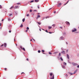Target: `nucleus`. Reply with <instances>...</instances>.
Returning <instances> with one entry per match:
<instances>
[{
  "label": "nucleus",
  "mask_w": 79,
  "mask_h": 79,
  "mask_svg": "<svg viewBox=\"0 0 79 79\" xmlns=\"http://www.w3.org/2000/svg\"><path fill=\"white\" fill-rule=\"evenodd\" d=\"M23 50H24V51H26V50L25 49V48H22Z\"/></svg>",
  "instance_id": "6ab92c4d"
},
{
  "label": "nucleus",
  "mask_w": 79,
  "mask_h": 79,
  "mask_svg": "<svg viewBox=\"0 0 79 79\" xmlns=\"http://www.w3.org/2000/svg\"><path fill=\"white\" fill-rule=\"evenodd\" d=\"M38 15H39V13H38Z\"/></svg>",
  "instance_id": "338daca9"
},
{
  "label": "nucleus",
  "mask_w": 79,
  "mask_h": 79,
  "mask_svg": "<svg viewBox=\"0 0 79 79\" xmlns=\"http://www.w3.org/2000/svg\"><path fill=\"white\" fill-rule=\"evenodd\" d=\"M77 31V30L75 28L74 29V30H72V32H76V31Z\"/></svg>",
  "instance_id": "f03ea898"
},
{
  "label": "nucleus",
  "mask_w": 79,
  "mask_h": 79,
  "mask_svg": "<svg viewBox=\"0 0 79 79\" xmlns=\"http://www.w3.org/2000/svg\"><path fill=\"white\" fill-rule=\"evenodd\" d=\"M10 18H8V20H9V21H10Z\"/></svg>",
  "instance_id": "79ce46f5"
},
{
  "label": "nucleus",
  "mask_w": 79,
  "mask_h": 79,
  "mask_svg": "<svg viewBox=\"0 0 79 79\" xmlns=\"http://www.w3.org/2000/svg\"><path fill=\"white\" fill-rule=\"evenodd\" d=\"M52 26H53V27H55V24H54L52 25Z\"/></svg>",
  "instance_id": "bb28decb"
},
{
  "label": "nucleus",
  "mask_w": 79,
  "mask_h": 79,
  "mask_svg": "<svg viewBox=\"0 0 79 79\" xmlns=\"http://www.w3.org/2000/svg\"><path fill=\"white\" fill-rule=\"evenodd\" d=\"M67 58L68 59H69V55L68 54L67 55Z\"/></svg>",
  "instance_id": "ddd939ff"
},
{
  "label": "nucleus",
  "mask_w": 79,
  "mask_h": 79,
  "mask_svg": "<svg viewBox=\"0 0 79 79\" xmlns=\"http://www.w3.org/2000/svg\"><path fill=\"white\" fill-rule=\"evenodd\" d=\"M60 59H61V60L62 61H63V59L62 57L60 58Z\"/></svg>",
  "instance_id": "393cba45"
},
{
  "label": "nucleus",
  "mask_w": 79,
  "mask_h": 79,
  "mask_svg": "<svg viewBox=\"0 0 79 79\" xmlns=\"http://www.w3.org/2000/svg\"><path fill=\"white\" fill-rule=\"evenodd\" d=\"M12 15V14H9V16H11Z\"/></svg>",
  "instance_id": "58836bf2"
},
{
  "label": "nucleus",
  "mask_w": 79,
  "mask_h": 79,
  "mask_svg": "<svg viewBox=\"0 0 79 79\" xmlns=\"http://www.w3.org/2000/svg\"><path fill=\"white\" fill-rule=\"evenodd\" d=\"M17 5H20V3H17Z\"/></svg>",
  "instance_id": "a19ab883"
},
{
  "label": "nucleus",
  "mask_w": 79,
  "mask_h": 79,
  "mask_svg": "<svg viewBox=\"0 0 79 79\" xmlns=\"http://www.w3.org/2000/svg\"><path fill=\"white\" fill-rule=\"evenodd\" d=\"M23 26V25L22 24L20 26V27H22Z\"/></svg>",
  "instance_id": "4be33fe9"
},
{
  "label": "nucleus",
  "mask_w": 79,
  "mask_h": 79,
  "mask_svg": "<svg viewBox=\"0 0 79 79\" xmlns=\"http://www.w3.org/2000/svg\"><path fill=\"white\" fill-rule=\"evenodd\" d=\"M45 31V32H47V33H48V32L47 30H46Z\"/></svg>",
  "instance_id": "473e14b6"
},
{
  "label": "nucleus",
  "mask_w": 79,
  "mask_h": 79,
  "mask_svg": "<svg viewBox=\"0 0 79 79\" xmlns=\"http://www.w3.org/2000/svg\"><path fill=\"white\" fill-rule=\"evenodd\" d=\"M27 30H28V29H29V27H27Z\"/></svg>",
  "instance_id": "c9c22d12"
},
{
  "label": "nucleus",
  "mask_w": 79,
  "mask_h": 79,
  "mask_svg": "<svg viewBox=\"0 0 79 79\" xmlns=\"http://www.w3.org/2000/svg\"><path fill=\"white\" fill-rule=\"evenodd\" d=\"M77 68H79V65H78L77 66Z\"/></svg>",
  "instance_id": "3c124183"
},
{
  "label": "nucleus",
  "mask_w": 79,
  "mask_h": 79,
  "mask_svg": "<svg viewBox=\"0 0 79 79\" xmlns=\"http://www.w3.org/2000/svg\"><path fill=\"white\" fill-rule=\"evenodd\" d=\"M47 18H49V17H48V16H47L46 18V19H47Z\"/></svg>",
  "instance_id": "09e8293b"
},
{
  "label": "nucleus",
  "mask_w": 79,
  "mask_h": 79,
  "mask_svg": "<svg viewBox=\"0 0 79 79\" xmlns=\"http://www.w3.org/2000/svg\"><path fill=\"white\" fill-rule=\"evenodd\" d=\"M20 48H21V49L22 50L23 49V48H22V46H21L20 47Z\"/></svg>",
  "instance_id": "c756f323"
},
{
  "label": "nucleus",
  "mask_w": 79,
  "mask_h": 79,
  "mask_svg": "<svg viewBox=\"0 0 79 79\" xmlns=\"http://www.w3.org/2000/svg\"><path fill=\"white\" fill-rule=\"evenodd\" d=\"M43 30V31H45V30L44 29H42Z\"/></svg>",
  "instance_id": "e2e57ef3"
},
{
  "label": "nucleus",
  "mask_w": 79,
  "mask_h": 79,
  "mask_svg": "<svg viewBox=\"0 0 79 79\" xmlns=\"http://www.w3.org/2000/svg\"><path fill=\"white\" fill-rule=\"evenodd\" d=\"M3 35L5 36L6 35V33H4L3 34Z\"/></svg>",
  "instance_id": "9d476101"
},
{
  "label": "nucleus",
  "mask_w": 79,
  "mask_h": 79,
  "mask_svg": "<svg viewBox=\"0 0 79 79\" xmlns=\"http://www.w3.org/2000/svg\"><path fill=\"white\" fill-rule=\"evenodd\" d=\"M32 10H30V12L31 13V12H32Z\"/></svg>",
  "instance_id": "7c9ffc66"
},
{
  "label": "nucleus",
  "mask_w": 79,
  "mask_h": 79,
  "mask_svg": "<svg viewBox=\"0 0 79 79\" xmlns=\"http://www.w3.org/2000/svg\"><path fill=\"white\" fill-rule=\"evenodd\" d=\"M4 47H6V44L5 43L4 45Z\"/></svg>",
  "instance_id": "0eeeda50"
},
{
  "label": "nucleus",
  "mask_w": 79,
  "mask_h": 79,
  "mask_svg": "<svg viewBox=\"0 0 79 79\" xmlns=\"http://www.w3.org/2000/svg\"><path fill=\"white\" fill-rule=\"evenodd\" d=\"M2 26V23H0V26Z\"/></svg>",
  "instance_id": "c03bdc74"
},
{
  "label": "nucleus",
  "mask_w": 79,
  "mask_h": 79,
  "mask_svg": "<svg viewBox=\"0 0 79 79\" xmlns=\"http://www.w3.org/2000/svg\"><path fill=\"white\" fill-rule=\"evenodd\" d=\"M59 56H61V53H59Z\"/></svg>",
  "instance_id": "37998d69"
},
{
  "label": "nucleus",
  "mask_w": 79,
  "mask_h": 79,
  "mask_svg": "<svg viewBox=\"0 0 79 79\" xmlns=\"http://www.w3.org/2000/svg\"><path fill=\"white\" fill-rule=\"evenodd\" d=\"M27 31H28V30H27L26 31V32H27Z\"/></svg>",
  "instance_id": "de8ad7c7"
},
{
  "label": "nucleus",
  "mask_w": 79,
  "mask_h": 79,
  "mask_svg": "<svg viewBox=\"0 0 79 79\" xmlns=\"http://www.w3.org/2000/svg\"><path fill=\"white\" fill-rule=\"evenodd\" d=\"M48 32L49 34H52V32Z\"/></svg>",
  "instance_id": "f704fd0d"
},
{
  "label": "nucleus",
  "mask_w": 79,
  "mask_h": 79,
  "mask_svg": "<svg viewBox=\"0 0 79 79\" xmlns=\"http://www.w3.org/2000/svg\"><path fill=\"white\" fill-rule=\"evenodd\" d=\"M6 69H7L6 68L5 69V71H6Z\"/></svg>",
  "instance_id": "a18cd8bd"
},
{
  "label": "nucleus",
  "mask_w": 79,
  "mask_h": 79,
  "mask_svg": "<svg viewBox=\"0 0 79 79\" xmlns=\"http://www.w3.org/2000/svg\"><path fill=\"white\" fill-rule=\"evenodd\" d=\"M0 29H2V27H0Z\"/></svg>",
  "instance_id": "0e129e2a"
},
{
  "label": "nucleus",
  "mask_w": 79,
  "mask_h": 79,
  "mask_svg": "<svg viewBox=\"0 0 79 79\" xmlns=\"http://www.w3.org/2000/svg\"><path fill=\"white\" fill-rule=\"evenodd\" d=\"M40 31H41V29H40Z\"/></svg>",
  "instance_id": "13d9d810"
},
{
  "label": "nucleus",
  "mask_w": 79,
  "mask_h": 79,
  "mask_svg": "<svg viewBox=\"0 0 79 79\" xmlns=\"http://www.w3.org/2000/svg\"><path fill=\"white\" fill-rule=\"evenodd\" d=\"M29 16V14H27V16Z\"/></svg>",
  "instance_id": "c85d7f7f"
},
{
  "label": "nucleus",
  "mask_w": 79,
  "mask_h": 79,
  "mask_svg": "<svg viewBox=\"0 0 79 79\" xmlns=\"http://www.w3.org/2000/svg\"><path fill=\"white\" fill-rule=\"evenodd\" d=\"M14 8V6H12L11 7L10 9H12V8Z\"/></svg>",
  "instance_id": "f3484780"
},
{
  "label": "nucleus",
  "mask_w": 79,
  "mask_h": 79,
  "mask_svg": "<svg viewBox=\"0 0 79 79\" xmlns=\"http://www.w3.org/2000/svg\"><path fill=\"white\" fill-rule=\"evenodd\" d=\"M41 52L40 51V50H39L38 51V52L39 53H40V52Z\"/></svg>",
  "instance_id": "72a5a7b5"
},
{
  "label": "nucleus",
  "mask_w": 79,
  "mask_h": 79,
  "mask_svg": "<svg viewBox=\"0 0 79 79\" xmlns=\"http://www.w3.org/2000/svg\"><path fill=\"white\" fill-rule=\"evenodd\" d=\"M37 23L39 25H40V24H41V23H40V22H38Z\"/></svg>",
  "instance_id": "f8f14e48"
},
{
  "label": "nucleus",
  "mask_w": 79,
  "mask_h": 79,
  "mask_svg": "<svg viewBox=\"0 0 79 79\" xmlns=\"http://www.w3.org/2000/svg\"><path fill=\"white\" fill-rule=\"evenodd\" d=\"M32 39L30 40V41H32Z\"/></svg>",
  "instance_id": "052dcab7"
},
{
  "label": "nucleus",
  "mask_w": 79,
  "mask_h": 79,
  "mask_svg": "<svg viewBox=\"0 0 79 79\" xmlns=\"http://www.w3.org/2000/svg\"><path fill=\"white\" fill-rule=\"evenodd\" d=\"M34 11H37V10H34Z\"/></svg>",
  "instance_id": "8fccbe9b"
},
{
  "label": "nucleus",
  "mask_w": 79,
  "mask_h": 79,
  "mask_svg": "<svg viewBox=\"0 0 79 79\" xmlns=\"http://www.w3.org/2000/svg\"><path fill=\"white\" fill-rule=\"evenodd\" d=\"M52 9V8H50L49 9V11H50V10H51Z\"/></svg>",
  "instance_id": "4d7b16f0"
},
{
  "label": "nucleus",
  "mask_w": 79,
  "mask_h": 79,
  "mask_svg": "<svg viewBox=\"0 0 79 79\" xmlns=\"http://www.w3.org/2000/svg\"><path fill=\"white\" fill-rule=\"evenodd\" d=\"M34 2V1L32 0V1H31V2H30V3H32V2Z\"/></svg>",
  "instance_id": "cd10ccee"
},
{
  "label": "nucleus",
  "mask_w": 79,
  "mask_h": 79,
  "mask_svg": "<svg viewBox=\"0 0 79 79\" xmlns=\"http://www.w3.org/2000/svg\"><path fill=\"white\" fill-rule=\"evenodd\" d=\"M72 65H73V66H77V64H75L74 63H72Z\"/></svg>",
  "instance_id": "7ed1b4c3"
},
{
  "label": "nucleus",
  "mask_w": 79,
  "mask_h": 79,
  "mask_svg": "<svg viewBox=\"0 0 79 79\" xmlns=\"http://www.w3.org/2000/svg\"><path fill=\"white\" fill-rule=\"evenodd\" d=\"M2 8V6L0 5V8Z\"/></svg>",
  "instance_id": "4c0bfd02"
},
{
  "label": "nucleus",
  "mask_w": 79,
  "mask_h": 79,
  "mask_svg": "<svg viewBox=\"0 0 79 79\" xmlns=\"http://www.w3.org/2000/svg\"><path fill=\"white\" fill-rule=\"evenodd\" d=\"M9 32H10V33H11V30L9 31Z\"/></svg>",
  "instance_id": "e433bc0d"
},
{
  "label": "nucleus",
  "mask_w": 79,
  "mask_h": 79,
  "mask_svg": "<svg viewBox=\"0 0 79 79\" xmlns=\"http://www.w3.org/2000/svg\"><path fill=\"white\" fill-rule=\"evenodd\" d=\"M38 8L39 9V6H38Z\"/></svg>",
  "instance_id": "6e6d98bb"
},
{
  "label": "nucleus",
  "mask_w": 79,
  "mask_h": 79,
  "mask_svg": "<svg viewBox=\"0 0 79 79\" xmlns=\"http://www.w3.org/2000/svg\"><path fill=\"white\" fill-rule=\"evenodd\" d=\"M3 44H2L1 46V47H3Z\"/></svg>",
  "instance_id": "49530a36"
},
{
  "label": "nucleus",
  "mask_w": 79,
  "mask_h": 79,
  "mask_svg": "<svg viewBox=\"0 0 79 79\" xmlns=\"http://www.w3.org/2000/svg\"><path fill=\"white\" fill-rule=\"evenodd\" d=\"M18 8V6H15L14 8L15 9H16V8Z\"/></svg>",
  "instance_id": "6e6552de"
},
{
  "label": "nucleus",
  "mask_w": 79,
  "mask_h": 79,
  "mask_svg": "<svg viewBox=\"0 0 79 79\" xmlns=\"http://www.w3.org/2000/svg\"><path fill=\"white\" fill-rule=\"evenodd\" d=\"M68 50H67L66 51V52L67 53L68 52Z\"/></svg>",
  "instance_id": "5fc2aeb1"
},
{
  "label": "nucleus",
  "mask_w": 79,
  "mask_h": 79,
  "mask_svg": "<svg viewBox=\"0 0 79 79\" xmlns=\"http://www.w3.org/2000/svg\"><path fill=\"white\" fill-rule=\"evenodd\" d=\"M21 74H24V73L23 72H22Z\"/></svg>",
  "instance_id": "864d4df0"
},
{
  "label": "nucleus",
  "mask_w": 79,
  "mask_h": 79,
  "mask_svg": "<svg viewBox=\"0 0 79 79\" xmlns=\"http://www.w3.org/2000/svg\"><path fill=\"white\" fill-rule=\"evenodd\" d=\"M49 55H52V52H49Z\"/></svg>",
  "instance_id": "5701e85b"
},
{
  "label": "nucleus",
  "mask_w": 79,
  "mask_h": 79,
  "mask_svg": "<svg viewBox=\"0 0 79 79\" xmlns=\"http://www.w3.org/2000/svg\"><path fill=\"white\" fill-rule=\"evenodd\" d=\"M61 53H62V54H65V52L64 51H63L61 52Z\"/></svg>",
  "instance_id": "423d86ee"
},
{
  "label": "nucleus",
  "mask_w": 79,
  "mask_h": 79,
  "mask_svg": "<svg viewBox=\"0 0 79 79\" xmlns=\"http://www.w3.org/2000/svg\"><path fill=\"white\" fill-rule=\"evenodd\" d=\"M54 13H56V11H54Z\"/></svg>",
  "instance_id": "603ef678"
},
{
  "label": "nucleus",
  "mask_w": 79,
  "mask_h": 79,
  "mask_svg": "<svg viewBox=\"0 0 79 79\" xmlns=\"http://www.w3.org/2000/svg\"><path fill=\"white\" fill-rule=\"evenodd\" d=\"M68 2H69V1H67V2L65 3V4H64V5H66V4H67V3H68Z\"/></svg>",
  "instance_id": "1a4fd4ad"
},
{
  "label": "nucleus",
  "mask_w": 79,
  "mask_h": 79,
  "mask_svg": "<svg viewBox=\"0 0 79 79\" xmlns=\"http://www.w3.org/2000/svg\"><path fill=\"white\" fill-rule=\"evenodd\" d=\"M64 64L66 66V63H65V62H64Z\"/></svg>",
  "instance_id": "aec40b11"
},
{
  "label": "nucleus",
  "mask_w": 79,
  "mask_h": 79,
  "mask_svg": "<svg viewBox=\"0 0 79 79\" xmlns=\"http://www.w3.org/2000/svg\"><path fill=\"white\" fill-rule=\"evenodd\" d=\"M77 70H76L74 72V73H73V74H76V72H77Z\"/></svg>",
  "instance_id": "39448f33"
},
{
  "label": "nucleus",
  "mask_w": 79,
  "mask_h": 79,
  "mask_svg": "<svg viewBox=\"0 0 79 79\" xmlns=\"http://www.w3.org/2000/svg\"><path fill=\"white\" fill-rule=\"evenodd\" d=\"M44 18H44V17L43 18V19H44Z\"/></svg>",
  "instance_id": "680f3d73"
},
{
  "label": "nucleus",
  "mask_w": 79,
  "mask_h": 79,
  "mask_svg": "<svg viewBox=\"0 0 79 79\" xmlns=\"http://www.w3.org/2000/svg\"><path fill=\"white\" fill-rule=\"evenodd\" d=\"M2 21H3V19H2Z\"/></svg>",
  "instance_id": "bf43d9fd"
},
{
  "label": "nucleus",
  "mask_w": 79,
  "mask_h": 79,
  "mask_svg": "<svg viewBox=\"0 0 79 79\" xmlns=\"http://www.w3.org/2000/svg\"><path fill=\"white\" fill-rule=\"evenodd\" d=\"M65 77H68V75L66 74V75H65Z\"/></svg>",
  "instance_id": "a878e982"
},
{
  "label": "nucleus",
  "mask_w": 79,
  "mask_h": 79,
  "mask_svg": "<svg viewBox=\"0 0 79 79\" xmlns=\"http://www.w3.org/2000/svg\"><path fill=\"white\" fill-rule=\"evenodd\" d=\"M43 53V54H45V53Z\"/></svg>",
  "instance_id": "69168bd1"
},
{
  "label": "nucleus",
  "mask_w": 79,
  "mask_h": 79,
  "mask_svg": "<svg viewBox=\"0 0 79 79\" xmlns=\"http://www.w3.org/2000/svg\"><path fill=\"white\" fill-rule=\"evenodd\" d=\"M58 53L57 52H54V54H56V53Z\"/></svg>",
  "instance_id": "b1692460"
},
{
  "label": "nucleus",
  "mask_w": 79,
  "mask_h": 79,
  "mask_svg": "<svg viewBox=\"0 0 79 79\" xmlns=\"http://www.w3.org/2000/svg\"><path fill=\"white\" fill-rule=\"evenodd\" d=\"M50 74V76H52V75H53V77H51L50 78V79H54V75H53V73H51Z\"/></svg>",
  "instance_id": "f257e3e1"
},
{
  "label": "nucleus",
  "mask_w": 79,
  "mask_h": 79,
  "mask_svg": "<svg viewBox=\"0 0 79 79\" xmlns=\"http://www.w3.org/2000/svg\"><path fill=\"white\" fill-rule=\"evenodd\" d=\"M48 28H49V29H52V27H48Z\"/></svg>",
  "instance_id": "a211bd4d"
},
{
  "label": "nucleus",
  "mask_w": 79,
  "mask_h": 79,
  "mask_svg": "<svg viewBox=\"0 0 79 79\" xmlns=\"http://www.w3.org/2000/svg\"><path fill=\"white\" fill-rule=\"evenodd\" d=\"M22 21H23V22H24V21H25V19H23L22 20Z\"/></svg>",
  "instance_id": "dca6fc26"
},
{
  "label": "nucleus",
  "mask_w": 79,
  "mask_h": 79,
  "mask_svg": "<svg viewBox=\"0 0 79 79\" xmlns=\"http://www.w3.org/2000/svg\"><path fill=\"white\" fill-rule=\"evenodd\" d=\"M27 61H29V59H28V58H27Z\"/></svg>",
  "instance_id": "ea45409f"
},
{
  "label": "nucleus",
  "mask_w": 79,
  "mask_h": 79,
  "mask_svg": "<svg viewBox=\"0 0 79 79\" xmlns=\"http://www.w3.org/2000/svg\"><path fill=\"white\" fill-rule=\"evenodd\" d=\"M42 52H45V51L44 50H42Z\"/></svg>",
  "instance_id": "2f4dec72"
},
{
  "label": "nucleus",
  "mask_w": 79,
  "mask_h": 79,
  "mask_svg": "<svg viewBox=\"0 0 79 79\" xmlns=\"http://www.w3.org/2000/svg\"><path fill=\"white\" fill-rule=\"evenodd\" d=\"M35 1L36 2H39V0H35Z\"/></svg>",
  "instance_id": "412c9836"
},
{
  "label": "nucleus",
  "mask_w": 79,
  "mask_h": 79,
  "mask_svg": "<svg viewBox=\"0 0 79 79\" xmlns=\"http://www.w3.org/2000/svg\"><path fill=\"white\" fill-rule=\"evenodd\" d=\"M69 74H71V75H73V74H74V73H69Z\"/></svg>",
  "instance_id": "2eb2a0df"
},
{
  "label": "nucleus",
  "mask_w": 79,
  "mask_h": 79,
  "mask_svg": "<svg viewBox=\"0 0 79 79\" xmlns=\"http://www.w3.org/2000/svg\"><path fill=\"white\" fill-rule=\"evenodd\" d=\"M66 24L67 25H69V24H70V23H69V22H67V23Z\"/></svg>",
  "instance_id": "4468645a"
},
{
  "label": "nucleus",
  "mask_w": 79,
  "mask_h": 79,
  "mask_svg": "<svg viewBox=\"0 0 79 79\" xmlns=\"http://www.w3.org/2000/svg\"><path fill=\"white\" fill-rule=\"evenodd\" d=\"M61 3H59L57 5V6H60L61 5Z\"/></svg>",
  "instance_id": "20e7f679"
},
{
  "label": "nucleus",
  "mask_w": 79,
  "mask_h": 79,
  "mask_svg": "<svg viewBox=\"0 0 79 79\" xmlns=\"http://www.w3.org/2000/svg\"><path fill=\"white\" fill-rule=\"evenodd\" d=\"M60 28H62V27H60Z\"/></svg>",
  "instance_id": "774afa93"
},
{
  "label": "nucleus",
  "mask_w": 79,
  "mask_h": 79,
  "mask_svg": "<svg viewBox=\"0 0 79 79\" xmlns=\"http://www.w3.org/2000/svg\"><path fill=\"white\" fill-rule=\"evenodd\" d=\"M40 15H38L37 17L36 18V19H38V18H40Z\"/></svg>",
  "instance_id": "9b49d317"
}]
</instances>
